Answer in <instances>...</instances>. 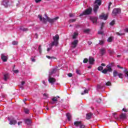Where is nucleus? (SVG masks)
Returning a JSON list of instances; mask_svg holds the SVG:
<instances>
[{
	"instance_id": "nucleus-1",
	"label": "nucleus",
	"mask_w": 128,
	"mask_h": 128,
	"mask_svg": "<svg viewBox=\"0 0 128 128\" xmlns=\"http://www.w3.org/2000/svg\"><path fill=\"white\" fill-rule=\"evenodd\" d=\"M58 40H60V36L58 34H56L55 36H53L54 41L51 44V46H58Z\"/></svg>"
},
{
	"instance_id": "nucleus-2",
	"label": "nucleus",
	"mask_w": 128,
	"mask_h": 128,
	"mask_svg": "<svg viewBox=\"0 0 128 128\" xmlns=\"http://www.w3.org/2000/svg\"><path fill=\"white\" fill-rule=\"evenodd\" d=\"M112 66H114V63H110L107 66V69L104 68L102 70V74H108V72H112Z\"/></svg>"
},
{
	"instance_id": "nucleus-3",
	"label": "nucleus",
	"mask_w": 128,
	"mask_h": 128,
	"mask_svg": "<svg viewBox=\"0 0 128 128\" xmlns=\"http://www.w3.org/2000/svg\"><path fill=\"white\" fill-rule=\"evenodd\" d=\"M94 12H96L98 10V6L102 4V0H96L94 2Z\"/></svg>"
},
{
	"instance_id": "nucleus-4",
	"label": "nucleus",
	"mask_w": 128,
	"mask_h": 128,
	"mask_svg": "<svg viewBox=\"0 0 128 128\" xmlns=\"http://www.w3.org/2000/svg\"><path fill=\"white\" fill-rule=\"evenodd\" d=\"M92 9V8H89L85 10L82 14L80 15V16H86V14H90Z\"/></svg>"
},
{
	"instance_id": "nucleus-5",
	"label": "nucleus",
	"mask_w": 128,
	"mask_h": 128,
	"mask_svg": "<svg viewBox=\"0 0 128 128\" xmlns=\"http://www.w3.org/2000/svg\"><path fill=\"white\" fill-rule=\"evenodd\" d=\"M60 18L58 16H56L54 18H50L48 17V16H46V20L50 24H54V22H56Z\"/></svg>"
},
{
	"instance_id": "nucleus-6",
	"label": "nucleus",
	"mask_w": 128,
	"mask_h": 128,
	"mask_svg": "<svg viewBox=\"0 0 128 128\" xmlns=\"http://www.w3.org/2000/svg\"><path fill=\"white\" fill-rule=\"evenodd\" d=\"M74 126H80V128H85L86 126L83 124L80 121H76L74 122Z\"/></svg>"
},
{
	"instance_id": "nucleus-7",
	"label": "nucleus",
	"mask_w": 128,
	"mask_h": 128,
	"mask_svg": "<svg viewBox=\"0 0 128 128\" xmlns=\"http://www.w3.org/2000/svg\"><path fill=\"white\" fill-rule=\"evenodd\" d=\"M120 13V8H114L112 11V14L114 16H116V14H118Z\"/></svg>"
},
{
	"instance_id": "nucleus-8",
	"label": "nucleus",
	"mask_w": 128,
	"mask_h": 128,
	"mask_svg": "<svg viewBox=\"0 0 128 128\" xmlns=\"http://www.w3.org/2000/svg\"><path fill=\"white\" fill-rule=\"evenodd\" d=\"M1 58L4 62H8V56H6L4 54H1Z\"/></svg>"
},
{
	"instance_id": "nucleus-9",
	"label": "nucleus",
	"mask_w": 128,
	"mask_h": 128,
	"mask_svg": "<svg viewBox=\"0 0 128 128\" xmlns=\"http://www.w3.org/2000/svg\"><path fill=\"white\" fill-rule=\"evenodd\" d=\"M99 18L100 20H108V15H106L104 14H102L100 16Z\"/></svg>"
},
{
	"instance_id": "nucleus-10",
	"label": "nucleus",
	"mask_w": 128,
	"mask_h": 128,
	"mask_svg": "<svg viewBox=\"0 0 128 128\" xmlns=\"http://www.w3.org/2000/svg\"><path fill=\"white\" fill-rule=\"evenodd\" d=\"M38 18L40 20V22H44V24L46 23V18H42V16L40 15H38Z\"/></svg>"
},
{
	"instance_id": "nucleus-11",
	"label": "nucleus",
	"mask_w": 128,
	"mask_h": 128,
	"mask_svg": "<svg viewBox=\"0 0 128 128\" xmlns=\"http://www.w3.org/2000/svg\"><path fill=\"white\" fill-rule=\"evenodd\" d=\"M78 40H74L73 42L71 43V46L73 48H74L78 44Z\"/></svg>"
},
{
	"instance_id": "nucleus-12",
	"label": "nucleus",
	"mask_w": 128,
	"mask_h": 128,
	"mask_svg": "<svg viewBox=\"0 0 128 128\" xmlns=\"http://www.w3.org/2000/svg\"><path fill=\"white\" fill-rule=\"evenodd\" d=\"M48 82H50V84H54V83L56 82V79L54 78L49 76Z\"/></svg>"
},
{
	"instance_id": "nucleus-13",
	"label": "nucleus",
	"mask_w": 128,
	"mask_h": 128,
	"mask_svg": "<svg viewBox=\"0 0 128 128\" xmlns=\"http://www.w3.org/2000/svg\"><path fill=\"white\" fill-rule=\"evenodd\" d=\"M90 64H94V58L92 57H90L88 58Z\"/></svg>"
},
{
	"instance_id": "nucleus-14",
	"label": "nucleus",
	"mask_w": 128,
	"mask_h": 128,
	"mask_svg": "<svg viewBox=\"0 0 128 128\" xmlns=\"http://www.w3.org/2000/svg\"><path fill=\"white\" fill-rule=\"evenodd\" d=\"M91 20L94 24H96V22H98V18L96 17L91 18Z\"/></svg>"
},
{
	"instance_id": "nucleus-15",
	"label": "nucleus",
	"mask_w": 128,
	"mask_h": 128,
	"mask_svg": "<svg viewBox=\"0 0 128 128\" xmlns=\"http://www.w3.org/2000/svg\"><path fill=\"white\" fill-rule=\"evenodd\" d=\"M8 0H4L2 2L3 6H5L6 8L8 7Z\"/></svg>"
},
{
	"instance_id": "nucleus-16",
	"label": "nucleus",
	"mask_w": 128,
	"mask_h": 128,
	"mask_svg": "<svg viewBox=\"0 0 128 128\" xmlns=\"http://www.w3.org/2000/svg\"><path fill=\"white\" fill-rule=\"evenodd\" d=\"M92 113H88L86 114V120H90L92 118Z\"/></svg>"
},
{
	"instance_id": "nucleus-17",
	"label": "nucleus",
	"mask_w": 128,
	"mask_h": 128,
	"mask_svg": "<svg viewBox=\"0 0 128 128\" xmlns=\"http://www.w3.org/2000/svg\"><path fill=\"white\" fill-rule=\"evenodd\" d=\"M120 118L122 120H124L126 118V114H122L120 116Z\"/></svg>"
},
{
	"instance_id": "nucleus-18",
	"label": "nucleus",
	"mask_w": 128,
	"mask_h": 128,
	"mask_svg": "<svg viewBox=\"0 0 128 128\" xmlns=\"http://www.w3.org/2000/svg\"><path fill=\"white\" fill-rule=\"evenodd\" d=\"M56 72V68L52 69V70L49 72V76H50L52 74H55Z\"/></svg>"
},
{
	"instance_id": "nucleus-19",
	"label": "nucleus",
	"mask_w": 128,
	"mask_h": 128,
	"mask_svg": "<svg viewBox=\"0 0 128 128\" xmlns=\"http://www.w3.org/2000/svg\"><path fill=\"white\" fill-rule=\"evenodd\" d=\"M100 54H102V56H104L106 54V49L102 48L100 50Z\"/></svg>"
},
{
	"instance_id": "nucleus-20",
	"label": "nucleus",
	"mask_w": 128,
	"mask_h": 128,
	"mask_svg": "<svg viewBox=\"0 0 128 128\" xmlns=\"http://www.w3.org/2000/svg\"><path fill=\"white\" fill-rule=\"evenodd\" d=\"M8 78H9L8 74H4V80L5 81L8 80Z\"/></svg>"
},
{
	"instance_id": "nucleus-21",
	"label": "nucleus",
	"mask_w": 128,
	"mask_h": 128,
	"mask_svg": "<svg viewBox=\"0 0 128 128\" xmlns=\"http://www.w3.org/2000/svg\"><path fill=\"white\" fill-rule=\"evenodd\" d=\"M16 124V120H10V124Z\"/></svg>"
},
{
	"instance_id": "nucleus-22",
	"label": "nucleus",
	"mask_w": 128,
	"mask_h": 128,
	"mask_svg": "<svg viewBox=\"0 0 128 128\" xmlns=\"http://www.w3.org/2000/svg\"><path fill=\"white\" fill-rule=\"evenodd\" d=\"M66 116L68 120H72V115H70V114L68 113L66 114Z\"/></svg>"
},
{
	"instance_id": "nucleus-23",
	"label": "nucleus",
	"mask_w": 128,
	"mask_h": 128,
	"mask_svg": "<svg viewBox=\"0 0 128 128\" xmlns=\"http://www.w3.org/2000/svg\"><path fill=\"white\" fill-rule=\"evenodd\" d=\"M117 76H118V72L116 70H114L113 72V76L116 78Z\"/></svg>"
},
{
	"instance_id": "nucleus-24",
	"label": "nucleus",
	"mask_w": 128,
	"mask_h": 128,
	"mask_svg": "<svg viewBox=\"0 0 128 128\" xmlns=\"http://www.w3.org/2000/svg\"><path fill=\"white\" fill-rule=\"evenodd\" d=\"M25 122H26V124H30V122H32L30 121V119H26L25 120Z\"/></svg>"
},
{
	"instance_id": "nucleus-25",
	"label": "nucleus",
	"mask_w": 128,
	"mask_h": 128,
	"mask_svg": "<svg viewBox=\"0 0 128 128\" xmlns=\"http://www.w3.org/2000/svg\"><path fill=\"white\" fill-rule=\"evenodd\" d=\"M78 34L76 32H75L73 35L72 38L74 39L78 37Z\"/></svg>"
},
{
	"instance_id": "nucleus-26",
	"label": "nucleus",
	"mask_w": 128,
	"mask_h": 128,
	"mask_svg": "<svg viewBox=\"0 0 128 128\" xmlns=\"http://www.w3.org/2000/svg\"><path fill=\"white\" fill-rule=\"evenodd\" d=\"M112 40H114L113 37H110L109 38H108L107 40L108 42H112Z\"/></svg>"
},
{
	"instance_id": "nucleus-27",
	"label": "nucleus",
	"mask_w": 128,
	"mask_h": 128,
	"mask_svg": "<svg viewBox=\"0 0 128 128\" xmlns=\"http://www.w3.org/2000/svg\"><path fill=\"white\" fill-rule=\"evenodd\" d=\"M46 57L48 60H52V59L54 60V58H54V56H46Z\"/></svg>"
},
{
	"instance_id": "nucleus-28",
	"label": "nucleus",
	"mask_w": 128,
	"mask_h": 128,
	"mask_svg": "<svg viewBox=\"0 0 128 128\" xmlns=\"http://www.w3.org/2000/svg\"><path fill=\"white\" fill-rule=\"evenodd\" d=\"M124 73L126 74V76H127L128 78V69H125L124 70Z\"/></svg>"
},
{
	"instance_id": "nucleus-29",
	"label": "nucleus",
	"mask_w": 128,
	"mask_h": 128,
	"mask_svg": "<svg viewBox=\"0 0 128 128\" xmlns=\"http://www.w3.org/2000/svg\"><path fill=\"white\" fill-rule=\"evenodd\" d=\"M88 90H84V92H82V94H88Z\"/></svg>"
},
{
	"instance_id": "nucleus-30",
	"label": "nucleus",
	"mask_w": 128,
	"mask_h": 128,
	"mask_svg": "<svg viewBox=\"0 0 128 128\" xmlns=\"http://www.w3.org/2000/svg\"><path fill=\"white\" fill-rule=\"evenodd\" d=\"M116 34H117V36H124V33L120 34V32H116Z\"/></svg>"
},
{
	"instance_id": "nucleus-31",
	"label": "nucleus",
	"mask_w": 128,
	"mask_h": 128,
	"mask_svg": "<svg viewBox=\"0 0 128 128\" xmlns=\"http://www.w3.org/2000/svg\"><path fill=\"white\" fill-rule=\"evenodd\" d=\"M18 44V42L16 41H13L12 42V44H13L14 46H16V45Z\"/></svg>"
},
{
	"instance_id": "nucleus-32",
	"label": "nucleus",
	"mask_w": 128,
	"mask_h": 128,
	"mask_svg": "<svg viewBox=\"0 0 128 128\" xmlns=\"http://www.w3.org/2000/svg\"><path fill=\"white\" fill-rule=\"evenodd\" d=\"M98 70H104V67L102 66H100L98 68Z\"/></svg>"
},
{
	"instance_id": "nucleus-33",
	"label": "nucleus",
	"mask_w": 128,
	"mask_h": 128,
	"mask_svg": "<svg viewBox=\"0 0 128 128\" xmlns=\"http://www.w3.org/2000/svg\"><path fill=\"white\" fill-rule=\"evenodd\" d=\"M38 50H39V52L40 54H42V46H39V47L38 48Z\"/></svg>"
},
{
	"instance_id": "nucleus-34",
	"label": "nucleus",
	"mask_w": 128,
	"mask_h": 128,
	"mask_svg": "<svg viewBox=\"0 0 128 128\" xmlns=\"http://www.w3.org/2000/svg\"><path fill=\"white\" fill-rule=\"evenodd\" d=\"M88 62V58H84L83 60V62L84 64H86V62Z\"/></svg>"
},
{
	"instance_id": "nucleus-35",
	"label": "nucleus",
	"mask_w": 128,
	"mask_h": 128,
	"mask_svg": "<svg viewBox=\"0 0 128 128\" xmlns=\"http://www.w3.org/2000/svg\"><path fill=\"white\" fill-rule=\"evenodd\" d=\"M116 24V22H114V20H112L110 22V26H114V24Z\"/></svg>"
},
{
	"instance_id": "nucleus-36",
	"label": "nucleus",
	"mask_w": 128,
	"mask_h": 128,
	"mask_svg": "<svg viewBox=\"0 0 128 128\" xmlns=\"http://www.w3.org/2000/svg\"><path fill=\"white\" fill-rule=\"evenodd\" d=\"M118 76L120 78H122V74L120 73L118 74Z\"/></svg>"
},
{
	"instance_id": "nucleus-37",
	"label": "nucleus",
	"mask_w": 128,
	"mask_h": 128,
	"mask_svg": "<svg viewBox=\"0 0 128 128\" xmlns=\"http://www.w3.org/2000/svg\"><path fill=\"white\" fill-rule=\"evenodd\" d=\"M75 14H69V16H70V18H74V16Z\"/></svg>"
},
{
	"instance_id": "nucleus-38",
	"label": "nucleus",
	"mask_w": 128,
	"mask_h": 128,
	"mask_svg": "<svg viewBox=\"0 0 128 128\" xmlns=\"http://www.w3.org/2000/svg\"><path fill=\"white\" fill-rule=\"evenodd\" d=\"M112 116H114V118H116V120H118V116H116V113H113Z\"/></svg>"
},
{
	"instance_id": "nucleus-39",
	"label": "nucleus",
	"mask_w": 128,
	"mask_h": 128,
	"mask_svg": "<svg viewBox=\"0 0 128 128\" xmlns=\"http://www.w3.org/2000/svg\"><path fill=\"white\" fill-rule=\"evenodd\" d=\"M20 30H22L23 32H26V30H28V28H20Z\"/></svg>"
},
{
	"instance_id": "nucleus-40",
	"label": "nucleus",
	"mask_w": 128,
	"mask_h": 128,
	"mask_svg": "<svg viewBox=\"0 0 128 128\" xmlns=\"http://www.w3.org/2000/svg\"><path fill=\"white\" fill-rule=\"evenodd\" d=\"M44 98H48V94H44Z\"/></svg>"
},
{
	"instance_id": "nucleus-41",
	"label": "nucleus",
	"mask_w": 128,
	"mask_h": 128,
	"mask_svg": "<svg viewBox=\"0 0 128 128\" xmlns=\"http://www.w3.org/2000/svg\"><path fill=\"white\" fill-rule=\"evenodd\" d=\"M52 100L53 102H57L58 101V99L56 98V97H54L52 98Z\"/></svg>"
},
{
	"instance_id": "nucleus-42",
	"label": "nucleus",
	"mask_w": 128,
	"mask_h": 128,
	"mask_svg": "<svg viewBox=\"0 0 128 128\" xmlns=\"http://www.w3.org/2000/svg\"><path fill=\"white\" fill-rule=\"evenodd\" d=\"M76 73L77 74H80V71L78 70H76Z\"/></svg>"
},
{
	"instance_id": "nucleus-43",
	"label": "nucleus",
	"mask_w": 128,
	"mask_h": 128,
	"mask_svg": "<svg viewBox=\"0 0 128 128\" xmlns=\"http://www.w3.org/2000/svg\"><path fill=\"white\" fill-rule=\"evenodd\" d=\"M84 32L88 33V32H90V29H85L84 30Z\"/></svg>"
},
{
	"instance_id": "nucleus-44",
	"label": "nucleus",
	"mask_w": 128,
	"mask_h": 128,
	"mask_svg": "<svg viewBox=\"0 0 128 128\" xmlns=\"http://www.w3.org/2000/svg\"><path fill=\"white\" fill-rule=\"evenodd\" d=\"M99 44H104V41L100 40Z\"/></svg>"
},
{
	"instance_id": "nucleus-45",
	"label": "nucleus",
	"mask_w": 128,
	"mask_h": 128,
	"mask_svg": "<svg viewBox=\"0 0 128 128\" xmlns=\"http://www.w3.org/2000/svg\"><path fill=\"white\" fill-rule=\"evenodd\" d=\"M106 86H112V83H110V82H107L106 84Z\"/></svg>"
},
{
	"instance_id": "nucleus-46",
	"label": "nucleus",
	"mask_w": 128,
	"mask_h": 128,
	"mask_svg": "<svg viewBox=\"0 0 128 128\" xmlns=\"http://www.w3.org/2000/svg\"><path fill=\"white\" fill-rule=\"evenodd\" d=\"M76 22V19H71L70 20V22Z\"/></svg>"
},
{
	"instance_id": "nucleus-47",
	"label": "nucleus",
	"mask_w": 128,
	"mask_h": 128,
	"mask_svg": "<svg viewBox=\"0 0 128 128\" xmlns=\"http://www.w3.org/2000/svg\"><path fill=\"white\" fill-rule=\"evenodd\" d=\"M122 110L123 112H128V109H126V108H124Z\"/></svg>"
},
{
	"instance_id": "nucleus-48",
	"label": "nucleus",
	"mask_w": 128,
	"mask_h": 128,
	"mask_svg": "<svg viewBox=\"0 0 128 128\" xmlns=\"http://www.w3.org/2000/svg\"><path fill=\"white\" fill-rule=\"evenodd\" d=\"M24 111L25 114H28V112H29L28 110L24 109Z\"/></svg>"
},
{
	"instance_id": "nucleus-49",
	"label": "nucleus",
	"mask_w": 128,
	"mask_h": 128,
	"mask_svg": "<svg viewBox=\"0 0 128 128\" xmlns=\"http://www.w3.org/2000/svg\"><path fill=\"white\" fill-rule=\"evenodd\" d=\"M98 34H104V32L102 31H99L98 32Z\"/></svg>"
},
{
	"instance_id": "nucleus-50",
	"label": "nucleus",
	"mask_w": 128,
	"mask_h": 128,
	"mask_svg": "<svg viewBox=\"0 0 128 128\" xmlns=\"http://www.w3.org/2000/svg\"><path fill=\"white\" fill-rule=\"evenodd\" d=\"M68 76H69V78H72V73H69L68 74Z\"/></svg>"
},
{
	"instance_id": "nucleus-51",
	"label": "nucleus",
	"mask_w": 128,
	"mask_h": 128,
	"mask_svg": "<svg viewBox=\"0 0 128 128\" xmlns=\"http://www.w3.org/2000/svg\"><path fill=\"white\" fill-rule=\"evenodd\" d=\"M13 72H14V74H18V70H14Z\"/></svg>"
},
{
	"instance_id": "nucleus-52",
	"label": "nucleus",
	"mask_w": 128,
	"mask_h": 128,
	"mask_svg": "<svg viewBox=\"0 0 128 128\" xmlns=\"http://www.w3.org/2000/svg\"><path fill=\"white\" fill-rule=\"evenodd\" d=\"M35 2L36 4H38V2H42V0H35Z\"/></svg>"
},
{
	"instance_id": "nucleus-53",
	"label": "nucleus",
	"mask_w": 128,
	"mask_h": 128,
	"mask_svg": "<svg viewBox=\"0 0 128 128\" xmlns=\"http://www.w3.org/2000/svg\"><path fill=\"white\" fill-rule=\"evenodd\" d=\"M52 46H51V48H47V52H50V50H52Z\"/></svg>"
},
{
	"instance_id": "nucleus-54",
	"label": "nucleus",
	"mask_w": 128,
	"mask_h": 128,
	"mask_svg": "<svg viewBox=\"0 0 128 128\" xmlns=\"http://www.w3.org/2000/svg\"><path fill=\"white\" fill-rule=\"evenodd\" d=\"M22 124V122H18V126H20V124Z\"/></svg>"
},
{
	"instance_id": "nucleus-55",
	"label": "nucleus",
	"mask_w": 128,
	"mask_h": 128,
	"mask_svg": "<svg viewBox=\"0 0 128 128\" xmlns=\"http://www.w3.org/2000/svg\"><path fill=\"white\" fill-rule=\"evenodd\" d=\"M24 84H26V82H24V81H22V82H21V84L22 86H24Z\"/></svg>"
},
{
	"instance_id": "nucleus-56",
	"label": "nucleus",
	"mask_w": 128,
	"mask_h": 128,
	"mask_svg": "<svg viewBox=\"0 0 128 128\" xmlns=\"http://www.w3.org/2000/svg\"><path fill=\"white\" fill-rule=\"evenodd\" d=\"M117 68H123L120 67V65H117Z\"/></svg>"
},
{
	"instance_id": "nucleus-57",
	"label": "nucleus",
	"mask_w": 128,
	"mask_h": 128,
	"mask_svg": "<svg viewBox=\"0 0 128 128\" xmlns=\"http://www.w3.org/2000/svg\"><path fill=\"white\" fill-rule=\"evenodd\" d=\"M101 66H106V64H104V63H102L101 64Z\"/></svg>"
},
{
	"instance_id": "nucleus-58",
	"label": "nucleus",
	"mask_w": 128,
	"mask_h": 128,
	"mask_svg": "<svg viewBox=\"0 0 128 128\" xmlns=\"http://www.w3.org/2000/svg\"><path fill=\"white\" fill-rule=\"evenodd\" d=\"M104 23L102 22V26H101V28H102V26H104Z\"/></svg>"
},
{
	"instance_id": "nucleus-59",
	"label": "nucleus",
	"mask_w": 128,
	"mask_h": 128,
	"mask_svg": "<svg viewBox=\"0 0 128 128\" xmlns=\"http://www.w3.org/2000/svg\"><path fill=\"white\" fill-rule=\"evenodd\" d=\"M42 84H44V86H46V82L42 81Z\"/></svg>"
},
{
	"instance_id": "nucleus-60",
	"label": "nucleus",
	"mask_w": 128,
	"mask_h": 128,
	"mask_svg": "<svg viewBox=\"0 0 128 128\" xmlns=\"http://www.w3.org/2000/svg\"><path fill=\"white\" fill-rule=\"evenodd\" d=\"M28 100V99L25 98L24 100H23L24 102V104H26V101Z\"/></svg>"
},
{
	"instance_id": "nucleus-61",
	"label": "nucleus",
	"mask_w": 128,
	"mask_h": 128,
	"mask_svg": "<svg viewBox=\"0 0 128 128\" xmlns=\"http://www.w3.org/2000/svg\"><path fill=\"white\" fill-rule=\"evenodd\" d=\"M124 30L126 32H128V28H126Z\"/></svg>"
},
{
	"instance_id": "nucleus-62",
	"label": "nucleus",
	"mask_w": 128,
	"mask_h": 128,
	"mask_svg": "<svg viewBox=\"0 0 128 128\" xmlns=\"http://www.w3.org/2000/svg\"><path fill=\"white\" fill-rule=\"evenodd\" d=\"M32 62H36V60L34 58H32Z\"/></svg>"
},
{
	"instance_id": "nucleus-63",
	"label": "nucleus",
	"mask_w": 128,
	"mask_h": 128,
	"mask_svg": "<svg viewBox=\"0 0 128 128\" xmlns=\"http://www.w3.org/2000/svg\"><path fill=\"white\" fill-rule=\"evenodd\" d=\"M108 6H112V2H109V5Z\"/></svg>"
},
{
	"instance_id": "nucleus-64",
	"label": "nucleus",
	"mask_w": 128,
	"mask_h": 128,
	"mask_svg": "<svg viewBox=\"0 0 128 128\" xmlns=\"http://www.w3.org/2000/svg\"><path fill=\"white\" fill-rule=\"evenodd\" d=\"M110 6H108V9L110 10Z\"/></svg>"
}]
</instances>
